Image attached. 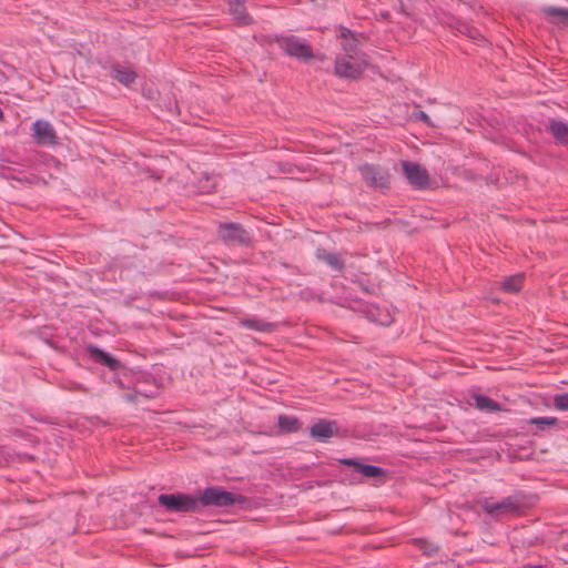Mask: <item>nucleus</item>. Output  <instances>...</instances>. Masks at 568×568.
<instances>
[{"mask_svg": "<svg viewBox=\"0 0 568 568\" xmlns=\"http://www.w3.org/2000/svg\"><path fill=\"white\" fill-rule=\"evenodd\" d=\"M278 427L284 433H295L300 429V422L294 416L280 415Z\"/></svg>", "mask_w": 568, "mask_h": 568, "instance_id": "6ab92c4d", "label": "nucleus"}, {"mask_svg": "<svg viewBox=\"0 0 568 568\" xmlns=\"http://www.w3.org/2000/svg\"><path fill=\"white\" fill-rule=\"evenodd\" d=\"M521 568H544V567L540 565H525Z\"/></svg>", "mask_w": 568, "mask_h": 568, "instance_id": "cd10ccee", "label": "nucleus"}, {"mask_svg": "<svg viewBox=\"0 0 568 568\" xmlns=\"http://www.w3.org/2000/svg\"><path fill=\"white\" fill-rule=\"evenodd\" d=\"M114 79L123 85H130L136 79V73L131 69L121 68L119 65L113 68Z\"/></svg>", "mask_w": 568, "mask_h": 568, "instance_id": "a211bd4d", "label": "nucleus"}, {"mask_svg": "<svg viewBox=\"0 0 568 568\" xmlns=\"http://www.w3.org/2000/svg\"><path fill=\"white\" fill-rule=\"evenodd\" d=\"M368 67L367 55L353 50L335 60V74L339 78L357 80Z\"/></svg>", "mask_w": 568, "mask_h": 568, "instance_id": "f03ea898", "label": "nucleus"}, {"mask_svg": "<svg viewBox=\"0 0 568 568\" xmlns=\"http://www.w3.org/2000/svg\"><path fill=\"white\" fill-rule=\"evenodd\" d=\"M199 500V509L201 506H217V507H227L235 503L234 495L230 491L223 490L220 487H209L204 489L200 497H196Z\"/></svg>", "mask_w": 568, "mask_h": 568, "instance_id": "0eeeda50", "label": "nucleus"}, {"mask_svg": "<svg viewBox=\"0 0 568 568\" xmlns=\"http://www.w3.org/2000/svg\"><path fill=\"white\" fill-rule=\"evenodd\" d=\"M337 433L338 425L336 420L318 419L310 428V435L320 442H326L337 435Z\"/></svg>", "mask_w": 568, "mask_h": 568, "instance_id": "1a4fd4ad", "label": "nucleus"}, {"mask_svg": "<svg viewBox=\"0 0 568 568\" xmlns=\"http://www.w3.org/2000/svg\"><path fill=\"white\" fill-rule=\"evenodd\" d=\"M537 497L534 495H527L523 491L504 498L501 501L493 503L489 499H485L480 503V506L485 513L490 516L498 517L501 515L521 516L525 515L528 509L535 506Z\"/></svg>", "mask_w": 568, "mask_h": 568, "instance_id": "f257e3e1", "label": "nucleus"}, {"mask_svg": "<svg viewBox=\"0 0 568 568\" xmlns=\"http://www.w3.org/2000/svg\"><path fill=\"white\" fill-rule=\"evenodd\" d=\"M280 48L290 57L310 60L314 57L311 45L295 36L282 37L277 40Z\"/></svg>", "mask_w": 568, "mask_h": 568, "instance_id": "423d86ee", "label": "nucleus"}, {"mask_svg": "<svg viewBox=\"0 0 568 568\" xmlns=\"http://www.w3.org/2000/svg\"><path fill=\"white\" fill-rule=\"evenodd\" d=\"M402 169L404 175L415 189L424 190L428 187L429 174L423 165L410 161H402Z\"/></svg>", "mask_w": 568, "mask_h": 568, "instance_id": "6e6552de", "label": "nucleus"}, {"mask_svg": "<svg viewBox=\"0 0 568 568\" xmlns=\"http://www.w3.org/2000/svg\"><path fill=\"white\" fill-rule=\"evenodd\" d=\"M220 240L226 245L252 246L253 241L250 232L236 222L220 223L217 226Z\"/></svg>", "mask_w": 568, "mask_h": 568, "instance_id": "20e7f679", "label": "nucleus"}, {"mask_svg": "<svg viewBox=\"0 0 568 568\" xmlns=\"http://www.w3.org/2000/svg\"><path fill=\"white\" fill-rule=\"evenodd\" d=\"M33 132L39 143H54L57 138L52 125L42 120H38L33 123Z\"/></svg>", "mask_w": 568, "mask_h": 568, "instance_id": "9b49d317", "label": "nucleus"}, {"mask_svg": "<svg viewBox=\"0 0 568 568\" xmlns=\"http://www.w3.org/2000/svg\"><path fill=\"white\" fill-rule=\"evenodd\" d=\"M524 280H525L524 274H515V275L508 276L500 283V288L506 293H510V294L517 293L521 290V287L524 285Z\"/></svg>", "mask_w": 568, "mask_h": 568, "instance_id": "dca6fc26", "label": "nucleus"}, {"mask_svg": "<svg viewBox=\"0 0 568 568\" xmlns=\"http://www.w3.org/2000/svg\"><path fill=\"white\" fill-rule=\"evenodd\" d=\"M341 464L354 467L355 470L367 478H382L386 477V471L378 466L362 464L357 459L343 458L339 460Z\"/></svg>", "mask_w": 568, "mask_h": 568, "instance_id": "9d476101", "label": "nucleus"}, {"mask_svg": "<svg viewBox=\"0 0 568 568\" xmlns=\"http://www.w3.org/2000/svg\"><path fill=\"white\" fill-rule=\"evenodd\" d=\"M347 32H349V31L345 29V30L342 32V37H346V36H347Z\"/></svg>", "mask_w": 568, "mask_h": 568, "instance_id": "c85d7f7f", "label": "nucleus"}, {"mask_svg": "<svg viewBox=\"0 0 568 568\" xmlns=\"http://www.w3.org/2000/svg\"><path fill=\"white\" fill-rule=\"evenodd\" d=\"M381 325H388L390 324L392 320L389 314H385L383 317L376 320Z\"/></svg>", "mask_w": 568, "mask_h": 568, "instance_id": "a878e982", "label": "nucleus"}, {"mask_svg": "<svg viewBox=\"0 0 568 568\" xmlns=\"http://www.w3.org/2000/svg\"><path fill=\"white\" fill-rule=\"evenodd\" d=\"M413 118L417 121L425 123L428 126H434L428 114L422 110H415L413 112Z\"/></svg>", "mask_w": 568, "mask_h": 568, "instance_id": "b1692460", "label": "nucleus"}, {"mask_svg": "<svg viewBox=\"0 0 568 568\" xmlns=\"http://www.w3.org/2000/svg\"><path fill=\"white\" fill-rule=\"evenodd\" d=\"M529 423L536 425L538 429L544 430L546 427L557 425L558 418L551 416L534 417L529 420Z\"/></svg>", "mask_w": 568, "mask_h": 568, "instance_id": "412c9836", "label": "nucleus"}, {"mask_svg": "<svg viewBox=\"0 0 568 568\" xmlns=\"http://www.w3.org/2000/svg\"><path fill=\"white\" fill-rule=\"evenodd\" d=\"M315 255L334 271L342 272L345 267L343 258L337 253L327 252L325 248H317Z\"/></svg>", "mask_w": 568, "mask_h": 568, "instance_id": "ddd939ff", "label": "nucleus"}, {"mask_svg": "<svg viewBox=\"0 0 568 568\" xmlns=\"http://www.w3.org/2000/svg\"><path fill=\"white\" fill-rule=\"evenodd\" d=\"M554 405L557 409L568 410V393L556 395L554 398Z\"/></svg>", "mask_w": 568, "mask_h": 568, "instance_id": "5701e85b", "label": "nucleus"}, {"mask_svg": "<svg viewBox=\"0 0 568 568\" xmlns=\"http://www.w3.org/2000/svg\"><path fill=\"white\" fill-rule=\"evenodd\" d=\"M552 135L560 142H568V125L561 121H552L550 123Z\"/></svg>", "mask_w": 568, "mask_h": 568, "instance_id": "aec40b11", "label": "nucleus"}, {"mask_svg": "<svg viewBox=\"0 0 568 568\" xmlns=\"http://www.w3.org/2000/svg\"><path fill=\"white\" fill-rule=\"evenodd\" d=\"M89 353L95 362L109 367L112 371H115L121 366L116 358L112 357L110 354L95 346H90Z\"/></svg>", "mask_w": 568, "mask_h": 568, "instance_id": "4468645a", "label": "nucleus"}, {"mask_svg": "<svg viewBox=\"0 0 568 568\" xmlns=\"http://www.w3.org/2000/svg\"><path fill=\"white\" fill-rule=\"evenodd\" d=\"M239 324L247 329L262 333H272L276 329V324L266 322L258 317L242 318L239 321Z\"/></svg>", "mask_w": 568, "mask_h": 568, "instance_id": "f8f14e48", "label": "nucleus"}, {"mask_svg": "<svg viewBox=\"0 0 568 568\" xmlns=\"http://www.w3.org/2000/svg\"><path fill=\"white\" fill-rule=\"evenodd\" d=\"M230 12L241 26L251 23V18L246 12L245 6L241 1H234L230 3Z\"/></svg>", "mask_w": 568, "mask_h": 568, "instance_id": "f3484780", "label": "nucleus"}, {"mask_svg": "<svg viewBox=\"0 0 568 568\" xmlns=\"http://www.w3.org/2000/svg\"><path fill=\"white\" fill-rule=\"evenodd\" d=\"M125 398H126L129 402H134V400H135V398H136V395L128 394V395L125 396Z\"/></svg>", "mask_w": 568, "mask_h": 568, "instance_id": "bb28decb", "label": "nucleus"}, {"mask_svg": "<svg viewBox=\"0 0 568 568\" xmlns=\"http://www.w3.org/2000/svg\"><path fill=\"white\" fill-rule=\"evenodd\" d=\"M475 406L477 409L481 412H500L501 406L499 403L493 400L490 397L481 394H476L473 396Z\"/></svg>", "mask_w": 568, "mask_h": 568, "instance_id": "2eb2a0df", "label": "nucleus"}, {"mask_svg": "<svg viewBox=\"0 0 568 568\" xmlns=\"http://www.w3.org/2000/svg\"><path fill=\"white\" fill-rule=\"evenodd\" d=\"M415 542L418 545V547H419L422 550H424V552H425V554H428V555L430 554V551H428V549H427V547H426V546H427V541H426V540H424V539H417V540H415Z\"/></svg>", "mask_w": 568, "mask_h": 568, "instance_id": "393cba45", "label": "nucleus"}, {"mask_svg": "<svg viewBox=\"0 0 568 568\" xmlns=\"http://www.w3.org/2000/svg\"><path fill=\"white\" fill-rule=\"evenodd\" d=\"M544 13L548 17H561L568 19V8L546 7Z\"/></svg>", "mask_w": 568, "mask_h": 568, "instance_id": "4be33fe9", "label": "nucleus"}, {"mask_svg": "<svg viewBox=\"0 0 568 568\" xmlns=\"http://www.w3.org/2000/svg\"><path fill=\"white\" fill-rule=\"evenodd\" d=\"M362 179L367 186L387 190L390 186V173L379 165L365 163L358 166Z\"/></svg>", "mask_w": 568, "mask_h": 568, "instance_id": "39448f33", "label": "nucleus"}, {"mask_svg": "<svg viewBox=\"0 0 568 568\" xmlns=\"http://www.w3.org/2000/svg\"><path fill=\"white\" fill-rule=\"evenodd\" d=\"M159 504L169 513H195L199 511V500L189 494H161Z\"/></svg>", "mask_w": 568, "mask_h": 568, "instance_id": "7ed1b4c3", "label": "nucleus"}]
</instances>
